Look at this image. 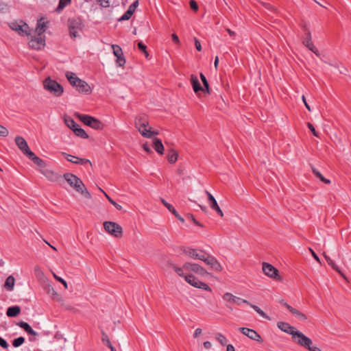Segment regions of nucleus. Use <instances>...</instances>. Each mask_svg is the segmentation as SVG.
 Segmentation results:
<instances>
[{
  "label": "nucleus",
  "mask_w": 351,
  "mask_h": 351,
  "mask_svg": "<svg viewBox=\"0 0 351 351\" xmlns=\"http://www.w3.org/2000/svg\"><path fill=\"white\" fill-rule=\"evenodd\" d=\"M183 252L193 258L199 259L204 261L214 271H221L223 269L221 264L213 256L206 253L203 250L197 251V250L193 248H186L183 250Z\"/></svg>",
  "instance_id": "1"
},
{
  "label": "nucleus",
  "mask_w": 351,
  "mask_h": 351,
  "mask_svg": "<svg viewBox=\"0 0 351 351\" xmlns=\"http://www.w3.org/2000/svg\"><path fill=\"white\" fill-rule=\"evenodd\" d=\"M63 177L69 185L76 191L80 193L88 199L91 198L90 193L88 191L82 181L77 176L71 173H66L64 174Z\"/></svg>",
  "instance_id": "2"
},
{
  "label": "nucleus",
  "mask_w": 351,
  "mask_h": 351,
  "mask_svg": "<svg viewBox=\"0 0 351 351\" xmlns=\"http://www.w3.org/2000/svg\"><path fill=\"white\" fill-rule=\"evenodd\" d=\"M135 126L141 134L146 138H151L154 135L158 134V132L151 130V128H147L149 126V121L148 117L145 114H141L136 117Z\"/></svg>",
  "instance_id": "3"
},
{
  "label": "nucleus",
  "mask_w": 351,
  "mask_h": 351,
  "mask_svg": "<svg viewBox=\"0 0 351 351\" xmlns=\"http://www.w3.org/2000/svg\"><path fill=\"white\" fill-rule=\"evenodd\" d=\"M43 86L47 90L56 97H60L64 91L62 86L50 77L45 80Z\"/></svg>",
  "instance_id": "4"
},
{
  "label": "nucleus",
  "mask_w": 351,
  "mask_h": 351,
  "mask_svg": "<svg viewBox=\"0 0 351 351\" xmlns=\"http://www.w3.org/2000/svg\"><path fill=\"white\" fill-rule=\"evenodd\" d=\"M9 27L21 36L31 35V29L29 25L22 20L14 21L10 23Z\"/></svg>",
  "instance_id": "5"
},
{
  "label": "nucleus",
  "mask_w": 351,
  "mask_h": 351,
  "mask_svg": "<svg viewBox=\"0 0 351 351\" xmlns=\"http://www.w3.org/2000/svg\"><path fill=\"white\" fill-rule=\"evenodd\" d=\"M105 230L114 237L120 238L122 237L123 229L120 225L113 221H105L104 223Z\"/></svg>",
  "instance_id": "6"
},
{
  "label": "nucleus",
  "mask_w": 351,
  "mask_h": 351,
  "mask_svg": "<svg viewBox=\"0 0 351 351\" xmlns=\"http://www.w3.org/2000/svg\"><path fill=\"white\" fill-rule=\"evenodd\" d=\"M82 24L80 19H69L68 27L70 36L73 38L78 36L79 31L82 29Z\"/></svg>",
  "instance_id": "7"
},
{
  "label": "nucleus",
  "mask_w": 351,
  "mask_h": 351,
  "mask_svg": "<svg viewBox=\"0 0 351 351\" xmlns=\"http://www.w3.org/2000/svg\"><path fill=\"white\" fill-rule=\"evenodd\" d=\"M185 280L194 287L204 289L208 291H212L211 288L205 282H203L191 274L184 276Z\"/></svg>",
  "instance_id": "8"
},
{
  "label": "nucleus",
  "mask_w": 351,
  "mask_h": 351,
  "mask_svg": "<svg viewBox=\"0 0 351 351\" xmlns=\"http://www.w3.org/2000/svg\"><path fill=\"white\" fill-rule=\"evenodd\" d=\"M293 340L300 345L301 346L307 348L312 345V341L310 338L305 336L302 332L298 330L296 332H294V337H292Z\"/></svg>",
  "instance_id": "9"
},
{
  "label": "nucleus",
  "mask_w": 351,
  "mask_h": 351,
  "mask_svg": "<svg viewBox=\"0 0 351 351\" xmlns=\"http://www.w3.org/2000/svg\"><path fill=\"white\" fill-rule=\"evenodd\" d=\"M262 269L263 273L268 277L275 280L280 279L278 270L272 265L267 263H263Z\"/></svg>",
  "instance_id": "10"
},
{
  "label": "nucleus",
  "mask_w": 351,
  "mask_h": 351,
  "mask_svg": "<svg viewBox=\"0 0 351 351\" xmlns=\"http://www.w3.org/2000/svg\"><path fill=\"white\" fill-rule=\"evenodd\" d=\"M45 45V40L43 36H32L31 40L29 42V46L30 48L36 50H40L43 48Z\"/></svg>",
  "instance_id": "11"
},
{
  "label": "nucleus",
  "mask_w": 351,
  "mask_h": 351,
  "mask_svg": "<svg viewBox=\"0 0 351 351\" xmlns=\"http://www.w3.org/2000/svg\"><path fill=\"white\" fill-rule=\"evenodd\" d=\"M183 268L185 270L193 271L195 274H199L201 276H205L208 274L205 269L196 263H185L183 265Z\"/></svg>",
  "instance_id": "12"
},
{
  "label": "nucleus",
  "mask_w": 351,
  "mask_h": 351,
  "mask_svg": "<svg viewBox=\"0 0 351 351\" xmlns=\"http://www.w3.org/2000/svg\"><path fill=\"white\" fill-rule=\"evenodd\" d=\"M239 330L242 334L247 336L250 339L260 343L263 342L262 337L256 330L245 327L239 328Z\"/></svg>",
  "instance_id": "13"
},
{
  "label": "nucleus",
  "mask_w": 351,
  "mask_h": 351,
  "mask_svg": "<svg viewBox=\"0 0 351 351\" xmlns=\"http://www.w3.org/2000/svg\"><path fill=\"white\" fill-rule=\"evenodd\" d=\"M114 55L117 57V63L119 66L125 64V59L123 56L122 49L117 45H112Z\"/></svg>",
  "instance_id": "14"
},
{
  "label": "nucleus",
  "mask_w": 351,
  "mask_h": 351,
  "mask_svg": "<svg viewBox=\"0 0 351 351\" xmlns=\"http://www.w3.org/2000/svg\"><path fill=\"white\" fill-rule=\"evenodd\" d=\"M44 289L48 294L51 295L53 300L59 302L62 300V297L55 291L48 280L44 282Z\"/></svg>",
  "instance_id": "15"
},
{
  "label": "nucleus",
  "mask_w": 351,
  "mask_h": 351,
  "mask_svg": "<svg viewBox=\"0 0 351 351\" xmlns=\"http://www.w3.org/2000/svg\"><path fill=\"white\" fill-rule=\"evenodd\" d=\"M62 155L64 156L65 158L68 161H69L72 163H74V164L83 165H86L88 163L90 164V161L88 159L81 158L77 156H72L71 154H66L64 152L62 153Z\"/></svg>",
  "instance_id": "16"
},
{
  "label": "nucleus",
  "mask_w": 351,
  "mask_h": 351,
  "mask_svg": "<svg viewBox=\"0 0 351 351\" xmlns=\"http://www.w3.org/2000/svg\"><path fill=\"white\" fill-rule=\"evenodd\" d=\"M15 143L18 147L21 150V152L27 155L28 152H31L29 149L28 145L22 136H18L15 138Z\"/></svg>",
  "instance_id": "17"
},
{
  "label": "nucleus",
  "mask_w": 351,
  "mask_h": 351,
  "mask_svg": "<svg viewBox=\"0 0 351 351\" xmlns=\"http://www.w3.org/2000/svg\"><path fill=\"white\" fill-rule=\"evenodd\" d=\"M303 44L312 52H313L317 56H319V52L314 46L312 40L311 32L308 31L306 34V38L303 40Z\"/></svg>",
  "instance_id": "18"
},
{
  "label": "nucleus",
  "mask_w": 351,
  "mask_h": 351,
  "mask_svg": "<svg viewBox=\"0 0 351 351\" xmlns=\"http://www.w3.org/2000/svg\"><path fill=\"white\" fill-rule=\"evenodd\" d=\"M206 193L207 195L208 200L210 203V208L215 210L219 216L223 217V213L220 207L219 206V205L217 204V202L215 197H213V195L207 191H206Z\"/></svg>",
  "instance_id": "19"
},
{
  "label": "nucleus",
  "mask_w": 351,
  "mask_h": 351,
  "mask_svg": "<svg viewBox=\"0 0 351 351\" xmlns=\"http://www.w3.org/2000/svg\"><path fill=\"white\" fill-rule=\"evenodd\" d=\"M277 326L278 328L280 329L282 331L287 334L291 335L292 337H294V332H296L298 331L293 326H291L287 322H278L277 323Z\"/></svg>",
  "instance_id": "20"
},
{
  "label": "nucleus",
  "mask_w": 351,
  "mask_h": 351,
  "mask_svg": "<svg viewBox=\"0 0 351 351\" xmlns=\"http://www.w3.org/2000/svg\"><path fill=\"white\" fill-rule=\"evenodd\" d=\"M223 299L224 300H226V301H228V302H232V303H235V304H237L239 305H240L241 303L250 304V302L247 300L242 299V298H240L237 297V296H234V295H233L230 293H226L223 295Z\"/></svg>",
  "instance_id": "21"
},
{
  "label": "nucleus",
  "mask_w": 351,
  "mask_h": 351,
  "mask_svg": "<svg viewBox=\"0 0 351 351\" xmlns=\"http://www.w3.org/2000/svg\"><path fill=\"white\" fill-rule=\"evenodd\" d=\"M75 88H76V90L80 93L89 95L92 92V89H91L90 86H89V84L81 79L77 84Z\"/></svg>",
  "instance_id": "22"
},
{
  "label": "nucleus",
  "mask_w": 351,
  "mask_h": 351,
  "mask_svg": "<svg viewBox=\"0 0 351 351\" xmlns=\"http://www.w3.org/2000/svg\"><path fill=\"white\" fill-rule=\"evenodd\" d=\"M160 201L162 203V204L172 213L175 215V217L180 221L182 223L184 222V219L181 217L178 213L176 211V210L174 208V207L169 204L167 202H166L163 198H160Z\"/></svg>",
  "instance_id": "23"
},
{
  "label": "nucleus",
  "mask_w": 351,
  "mask_h": 351,
  "mask_svg": "<svg viewBox=\"0 0 351 351\" xmlns=\"http://www.w3.org/2000/svg\"><path fill=\"white\" fill-rule=\"evenodd\" d=\"M17 326L23 328L27 333L32 336H38V333L32 329L29 324L25 322L21 321L17 323Z\"/></svg>",
  "instance_id": "24"
},
{
  "label": "nucleus",
  "mask_w": 351,
  "mask_h": 351,
  "mask_svg": "<svg viewBox=\"0 0 351 351\" xmlns=\"http://www.w3.org/2000/svg\"><path fill=\"white\" fill-rule=\"evenodd\" d=\"M191 82L193 86V89L195 93L199 90H203V87L201 86L197 77L192 74L191 75Z\"/></svg>",
  "instance_id": "25"
},
{
  "label": "nucleus",
  "mask_w": 351,
  "mask_h": 351,
  "mask_svg": "<svg viewBox=\"0 0 351 351\" xmlns=\"http://www.w3.org/2000/svg\"><path fill=\"white\" fill-rule=\"evenodd\" d=\"M21 313V308L19 306H13L8 308L6 315L9 317H15Z\"/></svg>",
  "instance_id": "26"
},
{
  "label": "nucleus",
  "mask_w": 351,
  "mask_h": 351,
  "mask_svg": "<svg viewBox=\"0 0 351 351\" xmlns=\"http://www.w3.org/2000/svg\"><path fill=\"white\" fill-rule=\"evenodd\" d=\"M47 22L43 21V19L38 21L36 31L38 36L43 35V34L46 31L47 27Z\"/></svg>",
  "instance_id": "27"
},
{
  "label": "nucleus",
  "mask_w": 351,
  "mask_h": 351,
  "mask_svg": "<svg viewBox=\"0 0 351 351\" xmlns=\"http://www.w3.org/2000/svg\"><path fill=\"white\" fill-rule=\"evenodd\" d=\"M65 75L69 83L74 87L76 86L77 84L80 80V79L77 77L74 73L70 71L66 72Z\"/></svg>",
  "instance_id": "28"
},
{
  "label": "nucleus",
  "mask_w": 351,
  "mask_h": 351,
  "mask_svg": "<svg viewBox=\"0 0 351 351\" xmlns=\"http://www.w3.org/2000/svg\"><path fill=\"white\" fill-rule=\"evenodd\" d=\"M27 156L29 158V159L32 160L36 165L40 167H43L45 165V162L43 160L40 158L39 157L36 156L34 152L32 151L28 152V154Z\"/></svg>",
  "instance_id": "29"
},
{
  "label": "nucleus",
  "mask_w": 351,
  "mask_h": 351,
  "mask_svg": "<svg viewBox=\"0 0 351 351\" xmlns=\"http://www.w3.org/2000/svg\"><path fill=\"white\" fill-rule=\"evenodd\" d=\"M34 274H35L36 278L39 281L44 282L46 280H47L43 271H42L41 268L39 266H38V265L35 266L34 269Z\"/></svg>",
  "instance_id": "30"
},
{
  "label": "nucleus",
  "mask_w": 351,
  "mask_h": 351,
  "mask_svg": "<svg viewBox=\"0 0 351 351\" xmlns=\"http://www.w3.org/2000/svg\"><path fill=\"white\" fill-rule=\"evenodd\" d=\"M15 279L12 276H9L5 282L4 287L9 291H12L14 289Z\"/></svg>",
  "instance_id": "31"
},
{
  "label": "nucleus",
  "mask_w": 351,
  "mask_h": 351,
  "mask_svg": "<svg viewBox=\"0 0 351 351\" xmlns=\"http://www.w3.org/2000/svg\"><path fill=\"white\" fill-rule=\"evenodd\" d=\"M153 145H154V149L160 154H163V152H164V146L162 143V141L156 138L154 139V143H153Z\"/></svg>",
  "instance_id": "32"
},
{
  "label": "nucleus",
  "mask_w": 351,
  "mask_h": 351,
  "mask_svg": "<svg viewBox=\"0 0 351 351\" xmlns=\"http://www.w3.org/2000/svg\"><path fill=\"white\" fill-rule=\"evenodd\" d=\"M78 118L85 125H88L90 127L91 125L92 121H94V117L86 114H78Z\"/></svg>",
  "instance_id": "33"
},
{
  "label": "nucleus",
  "mask_w": 351,
  "mask_h": 351,
  "mask_svg": "<svg viewBox=\"0 0 351 351\" xmlns=\"http://www.w3.org/2000/svg\"><path fill=\"white\" fill-rule=\"evenodd\" d=\"M64 122L66 126L73 131L79 126V125L71 117L64 119Z\"/></svg>",
  "instance_id": "34"
},
{
  "label": "nucleus",
  "mask_w": 351,
  "mask_h": 351,
  "mask_svg": "<svg viewBox=\"0 0 351 351\" xmlns=\"http://www.w3.org/2000/svg\"><path fill=\"white\" fill-rule=\"evenodd\" d=\"M178 153L177 152L173 150V149H171L168 152V154H167V159H168V161L170 162V163H175L178 159Z\"/></svg>",
  "instance_id": "35"
},
{
  "label": "nucleus",
  "mask_w": 351,
  "mask_h": 351,
  "mask_svg": "<svg viewBox=\"0 0 351 351\" xmlns=\"http://www.w3.org/2000/svg\"><path fill=\"white\" fill-rule=\"evenodd\" d=\"M200 78L203 83L204 88H203V92L207 93L208 94H210L209 84L206 80V77L203 73H200Z\"/></svg>",
  "instance_id": "36"
},
{
  "label": "nucleus",
  "mask_w": 351,
  "mask_h": 351,
  "mask_svg": "<svg viewBox=\"0 0 351 351\" xmlns=\"http://www.w3.org/2000/svg\"><path fill=\"white\" fill-rule=\"evenodd\" d=\"M247 304L250 305L262 317L270 320V317L267 316V314L264 311H263L258 306L250 303Z\"/></svg>",
  "instance_id": "37"
},
{
  "label": "nucleus",
  "mask_w": 351,
  "mask_h": 351,
  "mask_svg": "<svg viewBox=\"0 0 351 351\" xmlns=\"http://www.w3.org/2000/svg\"><path fill=\"white\" fill-rule=\"evenodd\" d=\"M71 3V0H60L56 11L60 13L66 6Z\"/></svg>",
  "instance_id": "38"
},
{
  "label": "nucleus",
  "mask_w": 351,
  "mask_h": 351,
  "mask_svg": "<svg viewBox=\"0 0 351 351\" xmlns=\"http://www.w3.org/2000/svg\"><path fill=\"white\" fill-rule=\"evenodd\" d=\"M73 132L76 136H77L80 138H88V135L87 134V133L85 132L84 130L81 128L80 127V125L77 128H75V130H74Z\"/></svg>",
  "instance_id": "39"
},
{
  "label": "nucleus",
  "mask_w": 351,
  "mask_h": 351,
  "mask_svg": "<svg viewBox=\"0 0 351 351\" xmlns=\"http://www.w3.org/2000/svg\"><path fill=\"white\" fill-rule=\"evenodd\" d=\"M90 127L95 130H103L104 125L99 120L94 118V121H92Z\"/></svg>",
  "instance_id": "40"
},
{
  "label": "nucleus",
  "mask_w": 351,
  "mask_h": 351,
  "mask_svg": "<svg viewBox=\"0 0 351 351\" xmlns=\"http://www.w3.org/2000/svg\"><path fill=\"white\" fill-rule=\"evenodd\" d=\"M292 311H293L291 313L298 317V319L300 321H306L307 319V317L303 313L300 312L296 308H294V310Z\"/></svg>",
  "instance_id": "41"
},
{
  "label": "nucleus",
  "mask_w": 351,
  "mask_h": 351,
  "mask_svg": "<svg viewBox=\"0 0 351 351\" xmlns=\"http://www.w3.org/2000/svg\"><path fill=\"white\" fill-rule=\"evenodd\" d=\"M25 342V338L23 337H19L18 338L14 339L12 341V346L14 348H18L21 346Z\"/></svg>",
  "instance_id": "42"
},
{
  "label": "nucleus",
  "mask_w": 351,
  "mask_h": 351,
  "mask_svg": "<svg viewBox=\"0 0 351 351\" xmlns=\"http://www.w3.org/2000/svg\"><path fill=\"white\" fill-rule=\"evenodd\" d=\"M99 190L101 191H102L105 196L106 197V198L108 199V200L117 209V210H121L122 209V206L117 204V202H115L110 197H109L101 189L99 188Z\"/></svg>",
  "instance_id": "43"
},
{
  "label": "nucleus",
  "mask_w": 351,
  "mask_h": 351,
  "mask_svg": "<svg viewBox=\"0 0 351 351\" xmlns=\"http://www.w3.org/2000/svg\"><path fill=\"white\" fill-rule=\"evenodd\" d=\"M328 264L330 265L333 269L337 271L344 279H346L345 275L342 273L339 267L333 262L332 260H330L329 262H328Z\"/></svg>",
  "instance_id": "44"
},
{
  "label": "nucleus",
  "mask_w": 351,
  "mask_h": 351,
  "mask_svg": "<svg viewBox=\"0 0 351 351\" xmlns=\"http://www.w3.org/2000/svg\"><path fill=\"white\" fill-rule=\"evenodd\" d=\"M216 339H217V341L222 345V346H224L226 345V342H227V339L226 337L221 334V333H217V335H216Z\"/></svg>",
  "instance_id": "45"
},
{
  "label": "nucleus",
  "mask_w": 351,
  "mask_h": 351,
  "mask_svg": "<svg viewBox=\"0 0 351 351\" xmlns=\"http://www.w3.org/2000/svg\"><path fill=\"white\" fill-rule=\"evenodd\" d=\"M102 334V337H101V340L104 343H106V345L110 348V346H112V345L111 344V342L110 341V339L107 335L106 333H105L104 331H102L101 332Z\"/></svg>",
  "instance_id": "46"
},
{
  "label": "nucleus",
  "mask_w": 351,
  "mask_h": 351,
  "mask_svg": "<svg viewBox=\"0 0 351 351\" xmlns=\"http://www.w3.org/2000/svg\"><path fill=\"white\" fill-rule=\"evenodd\" d=\"M45 176L47 178H49L50 180H53V181H56L57 178L60 177L58 175L55 174L51 171H47Z\"/></svg>",
  "instance_id": "47"
},
{
  "label": "nucleus",
  "mask_w": 351,
  "mask_h": 351,
  "mask_svg": "<svg viewBox=\"0 0 351 351\" xmlns=\"http://www.w3.org/2000/svg\"><path fill=\"white\" fill-rule=\"evenodd\" d=\"M172 266V268L173 269V270L178 274V275H179L180 276H183L184 277L186 275L184 274V272H183V270L184 269L183 268V267L181 268V267H178L174 265H171Z\"/></svg>",
  "instance_id": "48"
},
{
  "label": "nucleus",
  "mask_w": 351,
  "mask_h": 351,
  "mask_svg": "<svg viewBox=\"0 0 351 351\" xmlns=\"http://www.w3.org/2000/svg\"><path fill=\"white\" fill-rule=\"evenodd\" d=\"M52 274H53V276L54 277V278H55L57 281H58V282H61V283L64 285V288H65V289H67V288H68V285H67L66 282L63 278H62L61 277L58 276H57L54 272H53V271H52Z\"/></svg>",
  "instance_id": "49"
},
{
  "label": "nucleus",
  "mask_w": 351,
  "mask_h": 351,
  "mask_svg": "<svg viewBox=\"0 0 351 351\" xmlns=\"http://www.w3.org/2000/svg\"><path fill=\"white\" fill-rule=\"evenodd\" d=\"M132 16V14L131 13V11L128 10L123 14V16L119 19V21H121L128 20V19H130L131 18Z\"/></svg>",
  "instance_id": "50"
},
{
  "label": "nucleus",
  "mask_w": 351,
  "mask_h": 351,
  "mask_svg": "<svg viewBox=\"0 0 351 351\" xmlns=\"http://www.w3.org/2000/svg\"><path fill=\"white\" fill-rule=\"evenodd\" d=\"M9 132L6 128L4 126L0 125V136H7L8 135Z\"/></svg>",
  "instance_id": "51"
},
{
  "label": "nucleus",
  "mask_w": 351,
  "mask_h": 351,
  "mask_svg": "<svg viewBox=\"0 0 351 351\" xmlns=\"http://www.w3.org/2000/svg\"><path fill=\"white\" fill-rule=\"evenodd\" d=\"M138 5V1L136 0L130 5V7L128 10H130L131 13L133 14Z\"/></svg>",
  "instance_id": "52"
},
{
  "label": "nucleus",
  "mask_w": 351,
  "mask_h": 351,
  "mask_svg": "<svg viewBox=\"0 0 351 351\" xmlns=\"http://www.w3.org/2000/svg\"><path fill=\"white\" fill-rule=\"evenodd\" d=\"M307 126L315 136L319 137V134H318L317 132L315 130L313 124H311V123H307Z\"/></svg>",
  "instance_id": "53"
},
{
  "label": "nucleus",
  "mask_w": 351,
  "mask_h": 351,
  "mask_svg": "<svg viewBox=\"0 0 351 351\" xmlns=\"http://www.w3.org/2000/svg\"><path fill=\"white\" fill-rule=\"evenodd\" d=\"M189 4H190V7H191V10H193L194 11H197L198 10L197 3H196V1L195 0H191L189 2Z\"/></svg>",
  "instance_id": "54"
},
{
  "label": "nucleus",
  "mask_w": 351,
  "mask_h": 351,
  "mask_svg": "<svg viewBox=\"0 0 351 351\" xmlns=\"http://www.w3.org/2000/svg\"><path fill=\"white\" fill-rule=\"evenodd\" d=\"M312 171H313V173H314V175L318 178L320 180H323L324 179V176L322 175V173L317 171L316 169L315 168H312Z\"/></svg>",
  "instance_id": "55"
},
{
  "label": "nucleus",
  "mask_w": 351,
  "mask_h": 351,
  "mask_svg": "<svg viewBox=\"0 0 351 351\" xmlns=\"http://www.w3.org/2000/svg\"><path fill=\"white\" fill-rule=\"evenodd\" d=\"M0 346L4 349H7L9 347L8 342L0 337Z\"/></svg>",
  "instance_id": "56"
},
{
  "label": "nucleus",
  "mask_w": 351,
  "mask_h": 351,
  "mask_svg": "<svg viewBox=\"0 0 351 351\" xmlns=\"http://www.w3.org/2000/svg\"><path fill=\"white\" fill-rule=\"evenodd\" d=\"M187 219L191 220L195 225L202 226V225L195 219L192 214H188Z\"/></svg>",
  "instance_id": "57"
},
{
  "label": "nucleus",
  "mask_w": 351,
  "mask_h": 351,
  "mask_svg": "<svg viewBox=\"0 0 351 351\" xmlns=\"http://www.w3.org/2000/svg\"><path fill=\"white\" fill-rule=\"evenodd\" d=\"M99 2L104 8H108L110 6L109 1L108 0H99Z\"/></svg>",
  "instance_id": "58"
},
{
  "label": "nucleus",
  "mask_w": 351,
  "mask_h": 351,
  "mask_svg": "<svg viewBox=\"0 0 351 351\" xmlns=\"http://www.w3.org/2000/svg\"><path fill=\"white\" fill-rule=\"evenodd\" d=\"M309 251L311 252L313 257L319 263H321L320 259L319 256L317 255V254L311 249L309 248Z\"/></svg>",
  "instance_id": "59"
},
{
  "label": "nucleus",
  "mask_w": 351,
  "mask_h": 351,
  "mask_svg": "<svg viewBox=\"0 0 351 351\" xmlns=\"http://www.w3.org/2000/svg\"><path fill=\"white\" fill-rule=\"evenodd\" d=\"M137 45L139 50H141L142 52H143L147 49L146 45H144L142 42H138Z\"/></svg>",
  "instance_id": "60"
},
{
  "label": "nucleus",
  "mask_w": 351,
  "mask_h": 351,
  "mask_svg": "<svg viewBox=\"0 0 351 351\" xmlns=\"http://www.w3.org/2000/svg\"><path fill=\"white\" fill-rule=\"evenodd\" d=\"M195 48L197 51H202L201 44L197 38H195Z\"/></svg>",
  "instance_id": "61"
},
{
  "label": "nucleus",
  "mask_w": 351,
  "mask_h": 351,
  "mask_svg": "<svg viewBox=\"0 0 351 351\" xmlns=\"http://www.w3.org/2000/svg\"><path fill=\"white\" fill-rule=\"evenodd\" d=\"M143 148L147 153H151L152 152V149H151L149 145L147 143H144L143 145Z\"/></svg>",
  "instance_id": "62"
},
{
  "label": "nucleus",
  "mask_w": 351,
  "mask_h": 351,
  "mask_svg": "<svg viewBox=\"0 0 351 351\" xmlns=\"http://www.w3.org/2000/svg\"><path fill=\"white\" fill-rule=\"evenodd\" d=\"M171 38H172V40L173 43H177V44L180 43V40L178 38V36L176 34H173L171 35Z\"/></svg>",
  "instance_id": "63"
},
{
  "label": "nucleus",
  "mask_w": 351,
  "mask_h": 351,
  "mask_svg": "<svg viewBox=\"0 0 351 351\" xmlns=\"http://www.w3.org/2000/svg\"><path fill=\"white\" fill-rule=\"evenodd\" d=\"M306 349H308L309 351H321V350L316 346H310L309 347H307Z\"/></svg>",
  "instance_id": "64"
}]
</instances>
